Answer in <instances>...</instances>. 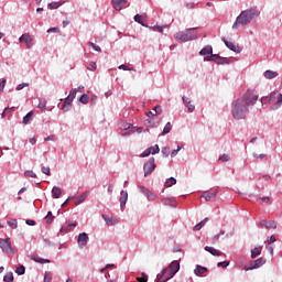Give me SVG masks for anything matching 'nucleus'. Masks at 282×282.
<instances>
[{"label":"nucleus","instance_id":"f257e3e1","mask_svg":"<svg viewBox=\"0 0 282 282\" xmlns=\"http://www.w3.org/2000/svg\"><path fill=\"white\" fill-rule=\"evenodd\" d=\"M259 100V95L247 91L241 99H237L232 102V117L236 120H243L246 118V112H248V107H252Z\"/></svg>","mask_w":282,"mask_h":282},{"label":"nucleus","instance_id":"f03ea898","mask_svg":"<svg viewBox=\"0 0 282 282\" xmlns=\"http://www.w3.org/2000/svg\"><path fill=\"white\" fill-rule=\"evenodd\" d=\"M257 17H259V13L254 9H247L242 11L234 22L232 30H239V28L243 25H249V23L257 19Z\"/></svg>","mask_w":282,"mask_h":282},{"label":"nucleus","instance_id":"7ed1b4c3","mask_svg":"<svg viewBox=\"0 0 282 282\" xmlns=\"http://www.w3.org/2000/svg\"><path fill=\"white\" fill-rule=\"evenodd\" d=\"M167 270L169 269H166V268H164L162 270L161 274L158 275V282H166V281H170V279H173V276H175V274H177V272H180V262L177 260H174L173 262H171V264H170L171 272L165 278Z\"/></svg>","mask_w":282,"mask_h":282},{"label":"nucleus","instance_id":"20e7f679","mask_svg":"<svg viewBox=\"0 0 282 282\" xmlns=\"http://www.w3.org/2000/svg\"><path fill=\"white\" fill-rule=\"evenodd\" d=\"M176 41H181L182 43H186L187 41H195L197 39V32L195 29H187L186 31H181L174 35Z\"/></svg>","mask_w":282,"mask_h":282},{"label":"nucleus","instance_id":"39448f33","mask_svg":"<svg viewBox=\"0 0 282 282\" xmlns=\"http://www.w3.org/2000/svg\"><path fill=\"white\" fill-rule=\"evenodd\" d=\"M155 159H150L148 162L144 163L143 165V171H144V177H148V175H151L153 171H155Z\"/></svg>","mask_w":282,"mask_h":282},{"label":"nucleus","instance_id":"423d86ee","mask_svg":"<svg viewBox=\"0 0 282 282\" xmlns=\"http://www.w3.org/2000/svg\"><path fill=\"white\" fill-rule=\"evenodd\" d=\"M0 248L2 252H6L7 254H12V245L10 243V240L8 239H0Z\"/></svg>","mask_w":282,"mask_h":282},{"label":"nucleus","instance_id":"0eeeda50","mask_svg":"<svg viewBox=\"0 0 282 282\" xmlns=\"http://www.w3.org/2000/svg\"><path fill=\"white\" fill-rule=\"evenodd\" d=\"M19 42L26 43V47L30 50V47H32L34 45V37H32V35H30V33H24L19 39Z\"/></svg>","mask_w":282,"mask_h":282},{"label":"nucleus","instance_id":"6e6552de","mask_svg":"<svg viewBox=\"0 0 282 282\" xmlns=\"http://www.w3.org/2000/svg\"><path fill=\"white\" fill-rule=\"evenodd\" d=\"M265 263V260L263 258H259L254 261H250V267H245V270H257V268H261Z\"/></svg>","mask_w":282,"mask_h":282},{"label":"nucleus","instance_id":"1a4fd4ad","mask_svg":"<svg viewBox=\"0 0 282 282\" xmlns=\"http://www.w3.org/2000/svg\"><path fill=\"white\" fill-rule=\"evenodd\" d=\"M115 10L120 12L123 8H127V0H111Z\"/></svg>","mask_w":282,"mask_h":282},{"label":"nucleus","instance_id":"9d476101","mask_svg":"<svg viewBox=\"0 0 282 282\" xmlns=\"http://www.w3.org/2000/svg\"><path fill=\"white\" fill-rule=\"evenodd\" d=\"M89 241V236L85 232L79 234L78 239H77V243L79 246V248H85V246H87V242Z\"/></svg>","mask_w":282,"mask_h":282},{"label":"nucleus","instance_id":"9b49d317","mask_svg":"<svg viewBox=\"0 0 282 282\" xmlns=\"http://www.w3.org/2000/svg\"><path fill=\"white\" fill-rule=\"evenodd\" d=\"M260 226L267 228L268 230H270V228H273V230H276V223L274 220H262L260 221Z\"/></svg>","mask_w":282,"mask_h":282},{"label":"nucleus","instance_id":"f8f14e48","mask_svg":"<svg viewBox=\"0 0 282 282\" xmlns=\"http://www.w3.org/2000/svg\"><path fill=\"white\" fill-rule=\"evenodd\" d=\"M217 191L214 192H205L202 197L203 199H205L206 202H210L213 199H215V197H217Z\"/></svg>","mask_w":282,"mask_h":282},{"label":"nucleus","instance_id":"ddd939ff","mask_svg":"<svg viewBox=\"0 0 282 282\" xmlns=\"http://www.w3.org/2000/svg\"><path fill=\"white\" fill-rule=\"evenodd\" d=\"M121 197L119 198L121 208H124L127 206V199H129V193L127 191H121L120 193Z\"/></svg>","mask_w":282,"mask_h":282},{"label":"nucleus","instance_id":"4468645a","mask_svg":"<svg viewBox=\"0 0 282 282\" xmlns=\"http://www.w3.org/2000/svg\"><path fill=\"white\" fill-rule=\"evenodd\" d=\"M62 195H63V189H61V187L58 186H54L52 189V197L54 199H58L61 198Z\"/></svg>","mask_w":282,"mask_h":282},{"label":"nucleus","instance_id":"2eb2a0df","mask_svg":"<svg viewBox=\"0 0 282 282\" xmlns=\"http://www.w3.org/2000/svg\"><path fill=\"white\" fill-rule=\"evenodd\" d=\"M183 102L191 113L195 111V105L191 104V99L188 97H183Z\"/></svg>","mask_w":282,"mask_h":282},{"label":"nucleus","instance_id":"dca6fc26","mask_svg":"<svg viewBox=\"0 0 282 282\" xmlns=\"http://www.w3.org/2000/svg\"><path fill=\"white\" fill-rule=\"evenodd\" d=\"M224 43L228 50H231V52H239V46H236L234 42L224 40Z\"/></svg>","mask_w":282,"mask_h":282},{"label":"nucleus","instance_id":"f3484780","mask_svg":"<svg viewBox=\"0 0 282 282\" xmlns=\"http://www.w3.org/2000/svg\"><path fill=\"white\" fill-rule=\"evenodd\" d=\"M205 250H206V252H209L210 254H213V257H221V251H219L213 247L206 246Z\"/></svg>","mask_w":282,"mask_h":282},{"label":"nucleus","instance_id":"a211bd4d","mask_svg":"<svg viewBox=\"0 0 282 282\" xmlns=\"http://www.w3.org/2000/svg\"><path fill=\"white\" fill-rule=\"evenodd\" d=\"M205 272H208V269L202 265H196L194 273L196 274V276H202V274H205Z\"/></svg>","mask_w":282,"mask_h":282},{"label":"nucleus","instance_id":"6ab92c4d","mask_svg":"<svg viewBox=\"0 0 282 282\" xmlns=\"http://www.w3.org/2000/svg\"><path fill=\"white\" fill-rule=\"evenodd\" d=\"M199 54H200V56H208V54H213V46L207 45V46L203 47L199 51Z\"/></svg>","mask_w":282,"mask_h":282},{"label":"nucleus","instance_id":"aec40b11","mask_svg":"<svg viewBox=\"0 0 282 282\" xmlns=\"http://www.w3.org/2000/svg\"><path fill=\"white\" fill-rule=\"evenodd\" d=\"M89 196V192H85L82 195H79L77 197V200L75 203V206H79V204H83V202H85L87 199V197Z\"/></svg>","mask_w":282,"mask_h":282},{"label":"nucleus","instance_id":"412c9836","mask_svg":"<svg viewBox=\"0 0 282 282\" xmlns=\"http://www.w3.org/2000/svg\"><path fill=\"white\" fill-rule=\"evenodd\" d=\"M276 76H279V73H276L274 70H265L264 72V78H267L268 80H272V78H276Z\"/></svg>","mask_w":282,"mask_h":282},{"label":"nucleus","instance_id":"4be33fe9","mask_svg":"<svg viewBox=\"0 0 282 282\" xmlns=\"http://www.w3.org/2000/svg\"><path fill=\"white\" fill-rule=\"evenodd\" d=\"M34 118V111H30L26 113V116L23 117V124H30L32 122V119Z\"/></svg>","mask_w":282,"mask_h":282},{"label":"nucleus","instance_id":"5701e85b","mask_svg":"<svg viewBox=\"0 0 282 282\" xmlns=\"http://www.w3.org/2000/svg\"><path fill=\"white\" fill-rule=\"evenodd\" d=\"M102 219L106 221L108 226H115V224H118V220L116 218H111L107 215H102Z\"/></svg>","mask_w":282,"mask_h":282},{"label":"nucleus","instance_id":"b1692460","mask_svg":"<svg viewBox=\"0 0 282 282\" xmlns=\"http://www.w3.org/2000/svg\"><path fill=\"white\" fill-rule=\"evenodd\" d=\"M70 107H72V99H69V97H67L62 106V110L69 111Z\"/></svg>","mask_w":282,"mask_h":282},{"label":"nucleus","instance_id":"393cba45","mask_svg":"<svg viewBox=\"0 0 282 282\" xmlns=\"http://www.w3.org/2000/svg\"><path fill=\"white\" fill-rule=\"evenodd\" d=\"M205 59H207V61H219L218 63H225L226 62V58H220L219 55L213 54V53L209 57H207Z\"/></svg>","mask_w":282,"mask_h":282},{"label":"nucleus","instance_id":"a878e982","mask_svg":"<svg viewBox=\"0 0 282 282\" xmlns=\"http://www.w3.org/2000/svg\"><path fill=\"white\" fill-rule=\"evenodd\" d=\"M175 184H177V180H175V177H170L165 182V186L167 188H171V186H175Z\"/></svg>","mask_w":282,"mask_h":282},{"label":"nucleus","instance_id":"bb28decb","mask_svg":"<svg viewBox=\"0 0 282 282\" xmlns=\"http://www.w3.org/2000/svg\"><path fill=\"white\" fill-rule=\"evenodd\" d=\"M261 254V247H256L253 250H251V259H257Z\"/></svg>","mask_w":282,"mask_h":282},{"label":"nucleus","instance_id":"cd10ccee","mask_svg":"<svg viewBox=\"0 0 282 282\" xmlns=\"http://www.w3.org/2000/svg\"><path fill=\"white\" fill-rule=\"evenodd\" d=\"M281 105H282V94L278 93L276 104L272 106V109L273 110L279 109V107H281Z\"/></svg>","mask_w":282,"mask_h":282},{"label":"nucleus","instance_id":"c85d7f7f","mask_svg":"<svg viewBox=\"0 0 282 282\" xmlns=\"http://www.w3.org/2000/svg\"><path fill=\"white\" fill-rule=\"evenodd\" d=\"M171 129H173V126L171 122H167L161 133V135H166V133H171Z\"/></svg>","mask_w":282,"mask_h":282},{"label":"nucleus","instance_id":"c756f323","mask_svg":"<svg viewBox=\"0 0 282 282\" xmlns=\"http://www.w3.org/2000/svg\"><path fill=\"white\" fill-rule=\"evenodd\" d=\"M3 281L4 282H13L14 281V275L12 272H9L7 273L4 276H3Z\"/></svg>","mask_w":282,"mask_h":282},{"label":"nucleus","instance_id":"7c9ffc66","mask_svg":"<svg viewBox=\"0 0 282 282\" xmlns=\"http://www.w3.org/2000/svg\"><path fill=\"white\" fill-rule=\"evenodd\" d=\"M143 193H144V195H147L148 199H150L151 202H153V199H155L154 194L151 193L148 188H143Z\"/></svg>","mask_w":282,"mask_h":282},{"label":"nucleus","instance_id":"2f4dec72","mask_svg":"<svg viewBox=\"0 0 282 282\" xmlns=\"http://www.w3.org/2000/svg\"><path fill=\"white\" fill-rule=\"evenodd\" d=\"M79 102H82V105H87V102H89V95L84 94L79 97Z\"/></svg>","mask_w":282,"mask_h":282},{"label":"nucleus","instance_id":"473e14b6","mask_svg":"<svg viewBox=\"0 0 282 282\" xmlns=\"http://www.w3.org/2000/svg\"><path fill=\"white\" fill-rule=\"evenodd\" d=\"M8 226H9L10 228H12L13 230H17V228H19V223L17 221V219L9 220V221H8Z\"/></svg>","mask_w":282,"mask_h":282},{"label":"nucleus","instance_id":"72a5a7b5","mask_svg":"<svg viewBox=\"0 0 282 282\" xmlns=\"http://www.w3.org/2000/svg\"><path fill=\"white\" fill-rule=\"evenodd\" d=\"M149 150L152 155H155V153H160V145H158V144L152 145L149 148Z\"/></svg>","mask_w":282,"mask_h":282},{"label":"nucleus","instance_id":"f704fd0d","mask_svg":"<svg viewBox=\"0 0 282 282\" xmlns=\"http://www.w3.org/2000/svg\"><path fill=\"white\" fill-rule=\"evenodd\" d=\"M37 107H39V109H46V107H47V100H45V99H40Z\"/></svg>","mask_w":282,"mask_h":282},{"label":"nucleus","instance_id":"c9c22d12","mask_svg":"<svg viewBox=\"0 0 282 282\" xmlns=\"http://www.w3.org/2000/svg\"><path fill=\"white\" fill-rule=\"evenodd\" d=\"M48 8H50V10H58V8H61V3L59 2H51V3H48Z\"/></svg>","mask_w":282,"mask_h":282},{"label":"nucleus","instance_id":"e433bc0d","mask_svg":"<svg viewBox=\"0 0 282 282\" xmlns=\"http://www.w3.org/2000/svg\"><path fill=\"white\" fill-rule=\"evenodd\" d=\"M138 282H149V275L145 273H142L140 278H137Z\"/></svg>","mask_w":282,"mask_h":282},{"label":"nucleus","instance_id":"4c0bfd02","mask_svg":"<svg viewBox=\"0 0 282 282\" xmlns=\"http://www.w3.org/2000/svg\"><path fill=\"white\" fill-rule=\"evenodd\" d=\"M15 272L19 274V276L25 274V267L24 265L18 267Z\"/></svg>","mask_w":282,"mask_h":282},{"label":"nucleus","instance_id":"58836bf2","mask_svg":"<svg viewBox=\"0 0 282 282\" xmlns=\"http://www.w3.org/2000/svg\"><path fill=\"white\" fill-rule=\"evenodd\" d=\"M134 21H135L137 23H140V25H143V26H144V21H143L142 15H140V14L134 15Z\"/></svg>","mask_w":282,"mask_h":282},{"label":"nucleus","instance_id":"ea45409f","mask_svg":"<svg viewBox=\"0 0 282 282\" xmlns=\"http://www.w3.org/2000/svg\"><path fill=\"white\" fill-rule=\"evenodd\" d=\"M88 45H89V47H93V50H95V52H102L100 46L96 45L94 42H88Z\"/></svg>","mask_w":282,"mask_h":282},{"label":"nucleus","instance_id":"a19ab883","mask_svg":"<svg viewBox=\"0 0 282 282\" xmlns=\"http://www.w3.org/2000/svg\"><path fill=\"white\" fill-rule=\"evenodd\" d=\"M46 219V224H52V221H54V215L52 214V212L47 213Z\"/></svg>","mask_w":282,"mask_h":282},{"label":"nucleus","instance_id":"79ce46f5","mask_svg":"<svg viewBox=\"0 0 282 282\" xmlns=\"http://www.w3.org/2000/svg\"><path fill=\"white\" fill-rule=\"evenodd\" d=\"M33 261H35L36 263H50L51 261L47 259H42V258H34Z\"/></svg>","mask_w":282,"mask_h":282},{"label":"nucleus","instance_id":"37998d69","mask_svg":"<svg viewBox=\"0 0 282 282\" xmlns=\"http://www.w3.org/2000/svg\"><path fill=\"white\" fill-rule=\"evenodd\" d=\"M13 111H14V107L6 108L1 116H2V118H6V116H8V113H11Z\"/></svg>","mask_w":282,"mask_h":282},{"label":"nucleus","instance_id":"c03bdc74","mask_svg":"<svg viewBox=\"0 0 282 282\" xmlns=\"http://www.w3.org/2000/svg\"><path fill=\"white\" fill-rule=\"evenodd\" d=\"M67 98H69V100H72V102H74V98H76V89H72L69 91V95L67 96Z\"/></svg>","mask_w":282,"mask_h":282},{"label":"nucleus","instance_id":"a18cd8bd","mask_svg":"<svg viewBox=\"0 0 282 282\" xmlns=\"http://www.w3.org/2000/svg\"><path fill=\"white\" fill-rule=\"evenodd\" d=\"M229 265H230V261H223L217 263L218 268H228Z\"/></svg>","mask_w":282,"mask_h":282},{"label":"nucleus","instance_id":"49530a36","mask_svg":"<svg viewBox=\"0 0 282 282\" xmlns=\"http://www.w3.org/2000/svg\"><path fill=\"white\" fill-rule=\"evenodd\" d=\"M119 69H123V72H135V68H129L127 65L122 64L119 66Z\"/></svg>","mask_w":282,"mask_h":282},{"label":"nucleus","instance_id":"de8ad7c7","mask_svg":"<svg viewBox=\"0 0 282 282\" xmlns=\"http://www.w3.org/2000/svg\"><path fill=\"white\" fill-rule=\"evenodd\" d=\"M153 111L155 112V113H154L155 116L162 115V106H155V107L153 108Z\"/></svg>","mask_w":282,"mask_h":282},{"label":"nucleus","instance_id":"09e8293b","mask_svg":"<svg viewBox=\"0 0 282 282\" xmlns=\"http://www.w3.org/2000/svg\"><path fill=\"white\" fill-rule=\"evenodd\" d=\"M162 153L165 158H169V155H171V149L164 147L162 148Z\"/></svg>","mask_w":282,"mask_h":282},{"label":"nucleus","instance_id":"8fccbe9b","mask_svg":"<svg viewBox=\"0 0 282 282\" xmlns=\"http://www.w3.org/2000/svg\"><path fill=\"white\" fill-rule=\"evenodd\" d=\"M221 235H226V232L220 231L219 234H217L216 236H214L213 238V243H217V241H219V237H221Z\"/></svg>","mask_w":282,"mask_h":282},{"label":"nucleus","instance_id":"3c124183","mask_svg":"<svg viewBox=\"0 0 282 282\" xmlns=\"http://www.w3.org/2000/svg\"><path fill=\"white\" fill-rule=\"evenodd\" d=\"M219 160H220L221 162H230V155H228V154H223V155L219 158Z\"/></svg>","mask_w":282,"mask_h":282},{"label":"nucleus","instance_id":"603ef678","mask_svg":"<svg viewBox=\"0 0 282 282\" xmlns=\"http://www.w3.org/2000/svg\"><path fill=\"white\" fill-rule=\"evenodd\" d=\"M25 177H36V174L34 171H25L24 172Z\"/></svg>","mask_w":282,"mask_h":282},{"label":"nucleus","instance_id":"864d4df0","mask_svg":"<svg viewBox=\"0 0 282 282\" xmlns=\"http://www.w3.org/2000/svg\"><path fill=\"white\" fill-rule=\"evenodd\" d=\"M42 173H44V175H52L50 167L46 166H42Z\"/></svg>","mask_w":282,"mask_h":282},{"label":"nucleus","instance_id":"5fc2aeb1","mask_svg":"<svg viewBox=\"0 0 282 282\" xmlns=\"http://www.w3.org/2000/svg\"><path fill=\"white\" fill-rule=\"evenodd\" d=\"M44 282H52V273H45L44 274Z\"/></svg>","mask_w":282,"mask_h":282},{"label":"nucleus","instance_id":"6e6d98bb","mask_svg":"<svg viewBox=\"0 0 282 282\" xmlns=\"http://www.w3.org/2000/svg\"><path fill=\"white\" fill-rule=\"evenodd\" d=\"M149 155H151V150L148 148L142 152L141 158H149Z\"/></svg>","mask_w":282,"mask_h":282},{"label":"nucleus","instance_id":"4d7b16f0","mask_svg":"<svg viewBox=\"0 0 282 282\" xmlns=\"http://www.w3.org/2000/svg\"><path fill=\"white\" fill-rule=\"evenodd\" d=\"M180 151H182V145H178L177 150L172 151L171 158H175V155H177V153H180Z\"/></svg>","mask_w":282,"mask_h":282},{"label":"nucleus","instance_id":"13d9d810","mask_svg":"<svg viewBox=\"0 0 282 282\" xmlns=\"http://www.w3.org/2000/svg\"><path fill=\"white\" fill-rule=\"evenodd\" d=\"M96 62H90V64H89V67H88V69L90 70V72H96Z\"/></svg>","mask_w":282,"mask_h":282},{"label":"nucleus","instance_id":"bf43d9fd","mask_svg":"<svg viewBox=\"0 0 282 282\" xmlns=\"http://www.w3.org/2000/svg\"><path fill=\"white\" fill-rule=\"evenodd\" d=\"M28 86H29V84L22 83V84L17 86V91H21V89H24Z\"/></svg>","mask_w":282,"mask_h":282},{"label":"nucleus","instance_id":"052dcab7","mask_svg":"<svg viewBox=\"0 0 282 282\" xmlns=\"http://www.w3.org/2000/svg\"><path fill=\"white\" fill-rule=\"evenodd\" d=\"M278 95H279V93H272L270 95V102H272L273 100H276V98L279 97Z\"/></svg>","mask_w":282,"mask_h":282},{"label":"nucleus","instance_id":"680f3d73","mask_svg":"<svg viewBox=\"0 0 282 282\" xmlns=\"http://www.w3.org/2000/svg\"><path fill=\"white\" fill-rule=\"evenodd\" d=\"M6 83H7L6 79H2V80L0 82V91H3V89H6Z\"/></svg>","mask_w":282,"mask_h":282},{"label":"nucleus","instance_id":"e2e57ef3","mask_svg":"<svg viewBox=\"0 0 282 282\" xmlns=\"http://www.w3.org/2000/svg\"><path fill=\"white\" fill-rule=\"evenodd\" d=\"M261 202H264V204H270V197L269 196H263L260 197Z\"/></svg>","mask_w":282,"mask_h":282},{"label":"nucleus","instance_id":"0e129e2a","mask_svg":"<svg viewBox=\"0 0 282 282\" xmlns=\"http://www.w3.org/2000/svg\"><path fill=\"white\" fill-rule=\"evenodd\" d=\"M26 225H28V226H36V221H35V220H32V219H28V220H26Z\"/></svg>","mask_w":282,"mask_h":282},{"label":"nucleus","instance_id":"69168bd1","mask_svg":"<svg viewBox=\"0 0 282 282\" xmlns=\"http://www.w3.org/2000/svg\"><path fill=\"white\" fill-rule=\"evenodd\" d=\"M267 241H268L269 245L274 243V241H276V237L271 236Z\"/></svg>","mask_w":282,"mask_h":282},{"label":"nucleus","instance_id":"338daca9","mask_svg":"<svg viewBox=\"0 0 282 282\" xmlns=\"http://www.w3.org/2000/svg\"><path fill=\"white\" fill-rule=\"evenodd\" d=\"M30 144H36V138L32 137L29 139Z\"/></svg>","mask_w":282,"mask_h":282},{"label":"nucleus","instance_id":"774afa93","mask_svg":"<svg viewBox=\"0 0 282 282\" xmlns=\"http://www.w3.org/2000/svg\"><path fill=\"white\" fill-rule=\"evenodd\" d=\"M51 32H58V28H51L47 30V33L50 34Z\"/></svg>","mask_w":282,"mask_h":282}]
</instances>
